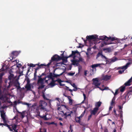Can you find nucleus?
I'll use <instances>...</instances> for the list:
<instances>
[{
    "mask_svg": "<svg viewBox=\"0 0 132 132\" xmlns=\"http://www.w3.org/2000/svg\"><path fill=\"white\" fill-rule=\"evenodd\" d=\"M66 107L65 105H61L60 107H58L57 109L59 111L58 113L59 114H61V116L63 117L65 116L64 118L66 119L67 117L69 116H70V114H67V113H64V111L62 110L63 109L66 108Z\"/></svg>",
    "mask_w": 132,
    "mask_h": 132,
    "instance_id": "obj_1",
    "label": "nucleus"
},
{
    "mask_svg": "<svg viewBox=\"0 0 132 132\" xmlns=\"http://www.w3.org/2000/svg\"><path fill=\"white\" fill-rule=\"evenodd\" d=\"M0 112L1 114V117L2 119L4 122L3 125L6 126V127H7L10 130V131H13L12 129H11V127H10V126L9 125L6 123L7 121L6 119V115L4 110H1L0 111Z\"/></svg>",
    "mask_w": 132,
    "mask_h": 132,
    "instance_id": "obj_2",
    "label": "nucleus"
},
{
    "mask_svg": "<svg viewBox=\"0 0 132 132\" xmlns=\"http://www.w3.org/2000/svg\"><path fill=\"white\" fill-rule=\"evenodd\" d=\"M76 54H78L79 56H80V53L77 50H76L75 51H72V53L71 54L69 55L68 56H62V57H61V59H62L63 61H67V59L70 57H72L73 59H75L76 57V56L75 55Z\"/></svg>",
    "mask_w": 132,
    "mask_h": 132,
    "instance_id": "obj_3",
    "label": "nucleus"
},
{
    "mask_svg": "<svg viewBox=\"0 0 132 132\" xmlns=\"http://www.w3.org/2000/svg\"><path fill=\"white\" fill-rule=\"evenodd\" d=\"M92 80L93 81V84L95 85L96 88H99L102 90H104L108 89V87H105L104 88H102L99 87V86L100 85L101 83L99 82L97 78H93Z\"/></svg>",
    "mask_w": 132,
    "mask_h": 132,
    "instance_id": "obj_4",
    "label": "nucleus"
},
{
    "mask_svg": "<svg viewBox=\"0 0 132 132\" xmlns=\"http://www.w3.org/2000/svg\"><path fill=\"white\" fill-rule=\"evenodd\" d=\"M98 37V36L96 35L87 36L86 37V39L87 41L89 42V44H93V43L92 42V41H94L97 39Z\"/></svg>",
    "mask_w": 132,
    "mask_h": 132,
    "instance_id": "obj_5",
    "label": "nucleus"
},
{
    "mask_svg": "<svg viewBox=\"0 0 132 132\" xmlns=\"http://www.w3.org/2000/svg\"><path fill=\"white\" fill-rule=\"evenodd\" d=\"M97 39L99 40H104L108 41L109 40H110L111 41H113L115 40L114 37H108L105 36H100L99 38H97Z\"/></svg>",
    "mask_w": 132,
    "mask_h": 132,
    "instance_id": "obj_6",
    "label": "nucleus"
},
{
    "mask_svg": "<svg viewBox=\"0 0 132 132\" xmlns=\"http://www.w3.org/2000/svg\"><path fill=\"white\" fill-rule=\"evenodd\" d=\"M47 105V103L44 101H41L39 102V107L41 110L46 111V109L45 108Z\"/></svg>",
    "mask_w": 132,
    "mask_h": 132,
    "instance_id": "obj_7",
    "label": "nucleus"
},
{
    "mask_svg": "<svg viewBox=\"0 0 132 132\" xmlns=\"http://www.w3.org/2000/svg\"><path fill=\"white\" fill-rule=\"evenodd\" d=\"M130 62H128L127 63L126 65L123 66L122 67H119L118 69H124L123 70H119L118 71V72L120 74H121L124 71V70L126 69H127L128 67V65L130 64Z\"/></svg>",
    "mask_w": 132,
    "mask_h": 132,
    "instance_id": "obj_8",
    "label": "nucleus"
},
{
    "mask_svg": "<svg viewBox=\"0 0 132 132\" xmlns=\"http://www.w3.org/2000/svg\"><path fill=\"white\" fill-rule=\"evenodd\" d=\"M62 59L61 57L59 56L57 54H55L51 58L52 61H58Z\"/></svg>",
    "mask_w": 132,
    "mask_h": 132,
    "instance_id": "obj_9",
    "label": "nucleus"
},
{
    "mask_svg": "<svg viewBox=\"0 0 132 132\" xmlns=\"http://www.w3.org/2000/svg\"><path fill=\"white\" fill-rule=\"evenodd\" d=\"M8 80H9V79H7V78H5L4 80V86L5 88H10L11 86L10 85V83L11 82V81L10 80H9V82L8 83V85H7V83Z\"/></svg>",
    "mask_w": 132,
    "mask_h": 132,
    "instance_id": "obj_10",
    "label": "nucleus"
},
{
    "mask_svg": "<svg viewBox=\"0 0 132 132\" xmlns=\"http://www.w3.org/2000/svg\"><path fill=\"white\" fill-rule=\"evenodd\" d=\"M46 77H45L42 78L43 82L42 83H40V85L38 86V89H42L44 88V87L45 86V85H44V81L45 80Z\"/></svg>",
    "mask_w": 132,
    "mask_h": 132,
    "instance_id": "obj_11",
    "label": "nucleus"
},
{
    "mask_svg": "<svg viewBox=\"0 0 132 132\" xmlns=\"http://www.w3.org/2000/svg\"><path fill=\"white\" fill-rule=\"evenodd\" d=\"M18 55V53L16 51H13L12 52L10 57L11 60H12L13 57L17 56Z\"/></svg>",
    "mask_w": 132,
    "mask_h": 132,
    "instance_id": "obj_12",
    "label": "nucleus"
},
{
    "mask_svg": "<svg viewBox=\"0 0 132 132\" xmlns=\"http://www.w3.org/2000/svg\"><path fill=\"white\" fill-rule=\"evenodd\" d=\"M10 127L12 130H14L13 132H18V129H16L17 125L15 124H13L12 125H10Z\"/></svg>",
    "mask_w": 132,
    "mask_h": 132,
    "instance_id": "obj_13",
    "label": "nucleus"
},
{
    "mask_svg": "<svg viewBox=\"0 0 132 132\" xmlns=\"http://www.w3.org/2000/svg\"><path fill=\"white\" fill-rule=\"evenodd\" d=\"M25 88L27 90H30L31 88V85L30 84V81L29 80L27 81V84L26 85Z\"/></svg>",
    "mask_w": 132,
    "mask_h": 132,
    "instance_id": "obj_14",
    "label": "nucleus"
},
{
    "mask_svg": "<svg viewBox=\"0 0 132 132\" xmlns=\"http://www.w3.org/2000/svg\"><path fill=\"white\" fill-rule=\"evenodd\" d=\"M42 77V76L41 75L38 76V78L37 81V84L39 86L40 85V83H42L43 82L42 78H41Z\"/></svg>",
    "mask_w": 132,
    "mask_h": 132,
    "instance_id": "obj_15",
    "label": "nucleus"
},
{
    "mask_svg": "<svg viewBox=\"0 0 132 132\" xmlns=\"http://www.w3.org/2000/svg\"><path fill=\"white\" fill-rule=\"evenodd\" d=\"M98 110V107H96L94 108L93 110L90 113L92 115H95L97 112Z\"/></svg>",
    "mask_w": 132,
    "mask_h": 132,
    "instance_id": "obj_16",
    "label": "nucleus"
},
{
    "mask_svg": "<svg viewBox=\"0 0 132 132\" xmlns=\"http://www.w3.org/2000/svg\"><path fill=\"white\" fill-rule=\"evenodd\" d=\"M111 77V76H108L106 75L105 76L103 77V79L104 80L107 81L109 80Z\"/></svg>",
    "mask_w": 132,
    "mask_h": 132,
    "instance_id": "obj_17",
    "label": "nucleus"
},
{
    "mask_svg": "<svg viewBox=\"0 0 132 132\" xmlns=\"http://www.w3.org/2000/svg\"><path fill=\"white\" fill-rule=\"evenodd\" d=\"M131 95H132V90L131 89L127 92L126 95L125 96V97H126L127 96L129 97Z\"/></svg>",
    "mask_w": 132,
    "mask_h": 132,
    "instance_id": "obj_18",
    "label": "nucleus"
},
{
    "mask_svg": "<svg viewBox=\"0 0 132 132\" xmlns=\"http://www.w3.org/2000/svg\"><path fill=\"white\" fill-rule=\"evenodd\" d=\"M71 61L72 63V64L73 65H78V62L77 60H71Z\"/></svg>",
    "mask_w": 132,
    "mask_h": 132,
    "instance_id": "obj_19",
    "label": "nucleus"
},
{
    "mask_svg": "<svg viewBox=\"0 0 132 132\" xmlns=\"http://www.w3.org/2000/svg\"><path fill=\"white\" fill-rule=\"evenodd\" d=\"M4 97L1 89L0 88V100H3Z\"/></svg>",
    "mask_w": 132,
    "mask_h": 132,
    "instance_id": "obj_20",
    "label": "nucleus"
},
{
    "mask_svg": "<svg viewBox=\"0 0 132 132\" xmlns=\"http://www.w3.org/2000/svg\"><path fill=\"white\" fill-rule=\"evenodd\" d=\"M14 78V75L13 74L10 73V75L8 77V79L9 80L11 81V79H12Z\"/></svg>",
    "mask_w": 132,
    "mask_h": 132,
    "instance_id": "obj_21",
    "label": "nucleus"
},
{
    "mask_svg": "<svg viewBox=\"0 0 132 132\" xmlns=\"http://www.w3.org/2000/svg\"><path fill=\"white\" fill-rule=\"evenodd\" d=\"M49 79H51L53 78V74L51 72H50L49 73V74L47 75V76Z\"/></svg>",
    "mask_w": 132,
    "mask_h": 132,
    "instance_id": "obj_22",
    "label": "nucleus"
},
{
    "mask_svg": "<svg viewBox=\"0 0 132 132\" xmlns=\"http://www.w3.org/2000/svg\"><path fill=\"white\" fill-rule=\"evenodd\" d=\"M75 119L76 122L80 123V117H75Z\"/></svg>",
    "mask_w": 132,
    "mask_h": 132,
    "instance_id": "obj_23",
    "label": "nucleus"
},
{
    "mask_svg": "<svg viewBox=\"0 0 132 132\" xmlns=\"http://www.w3.org/2000/svg\"><path fill=\"white\" fill-rule=\"evenodd\" d=\"M118 60L117 58L114 57L112 58L111 60V62H114L116 61L117 60Z\"/></svg>",
    "mask_w": 132,
    "mask_h": 132,
    "instance_id": "obj_24",
    "label": "nucleus"
},
{
    "mask_svg": "<svg viewBox=\"0 0 132 132\" xmlns=\"http://www.w3.org/2000/svg\"><path fill=\"white\" fill-rule=\"evenodd\" d=\"M125 86L124 85L121 86L120 88V91L121 92H123L125 90Z\"/></svg>",
    "mask_w": 132,
    "mask_h": 132,
    "instance_id": "obj_25",
    "label": "nucleus"
},
{
    "mask_svg": "<svg viewBox=\"0 0 132 132\" xmlns=\"http://www.w3.org/2000/svg\"><path fill=\"white\" fill-rule=\"evenodd\" d=\"M101 64H93L91 65V67L93 68H94L95 67H97L98 66H100Z\"/></svg>",
    "mask_w": 132,
    "mask_h": 132,
    "instance_id": "obj_26",
    "label": "nucleus"
},
{
    "mask_svg": "<svg viewBox=\"0 0 132 132\" xmlns=\"http://www.w3.org/2000/svg\"><path fill=\"white\" fill-rule=\"evenodd\" d=\"M64 72H63L59 75H56L54 73H53V78L57 77H59L60 76L62 75Z\"/></svg>",
    "mask_w": 132,
    "mask_h": 132,
    "instance_id": "obj_27",
    "label": "nucleus"
},
{
    "mask_svg": "<svg viewBox=\"0 0 132 132\" xmlns=\"http://www.w3.org/2000/svg\"><path fill=\"white\" fill-rule=\"evenodd\" d=\"M39 116L40 117L43 119L45 120H48V119H47V118H46V115H43V116L39 115Z\"/></svg>",
    "mask_w": 132,
    "mask_h": 132,
    "instance_id": "obj_28",
    "label": "nucleus"
},
{
    "mask_svg": "<svg viewBox=\"0 0 132 132\" xmlns=\"http://www.w3.org/2000/svg\"><path fill=\"white\" fill-rule=\"evenodd\" d=\"M18 112L21 115V117L22 118H23L24 117V112H22L18 111Z\"/></svg>",
    "mask_w": 132,
    "mask_h": 132,
    "instance_id": "obj_29",
    "label": "nucleus"
},
{
    "mask_svg": "<svg viewBox=\"0 0 132 132\" xmlns=\"http://www.w3.org/2000/svg\"><path fill=\"white\" fill-rule=\"evenodd\" d=\"M102 54V52H99L96 55V59H97L100 56H101Z\"/></svg>",
    "mask_w": 132,
    "mask_h": 132,
    "instance_id": "obj_30",
    "label": "nucleus"
},
{
    "mask_svg": "<svg viewBox=\"0 0 132 132\" xmlns=\"http://www.w3.org/2000/svg\"><path fill=\"white\" fill-rule=\"evenodd\" d=\"M56 84L54 82H51L48 84L49 85L51 86V87L54 86Z\"/></svg>",
    "mask_w": 132,
    "mask_h": 132,
    "instance_id": "obj_31",
    "label": "nucleus"
},
{
    "mask_svg": "<svg viewBox=\"0 0 132 132\" xmlns=\"http://www.w3.org/2000/svg\"><path fill=\"white\" fill-rule=\"evenodd\" d=\"M57 82L61 86L64 85H62L61 84V82H62V80L60 79H57Z\"/></svg>",
    "mask_w": 132,
    "mask_h": 132,
    "instance_id": "obj_32",
    "label": "nucleus"
},
{
    "mask_svg": "<svg viewBox=\"0 0 132 132\" xmlns=\"http://www.w3.org/2000/svg\"><path fill=\"white\" fill-rule=\"evenodd\" d=\"M102 104V102L99 101L97 102L96 104V106H97L98 107H100Z\"/></svg>",
    "mask_w": 132,
    "mask_h": 132,
    "instance_id": "obj_33",
    "label": "nucleus"
},
{
    "mask_svg": "<svg viewBox=\"0 0 132 132\" xmlns=\"http://www.w3.org/2000/svg\"><path fill=\"white\" fill-rule=\"evenodd\" d=\"M107 45V43L106 42H102L101 43V44L100 45V46L101 47H102L104 45Z\"/></svg>",
    "mask_w": 132,
    "mask_h": 132,
    "instance_id": "obj_34",
    "label": "nucleus"
},
{
    "mask_svg": "<svg viewBox=\"0 0 132 132\" xmlns=\"http://www.w3.org/2000/svg\"><path fill=\"white\" fill-rule=\"evenodd\" d=\"M39 130L40 132H46V129L45 128H44L42 129L40 128Z\"/></svg>",
    "mask_w": 132,
    "mask_h": 132,
    "instance_id": "obj_35",
    "label": "nucleus"
},
{
    "mask_svg": "<svg viewBox=\"0 0 132 132\" xmlns=\"http://www.w3.org/2000/svg\"><path fill=\"white\" fill-rule=\"evenodd\" d=\"M37 65H39V64H34L32 63H30L29 64L30 67H35V66Z\"/></svg>",
    "mask_w": 132,
    "mask_h": 132,
    "instance_id": "obj_36",
    "label": "nucleus"
},
{
    "mask_svg": "<svg viewBox=\"0 0 132 132\" xmlns=\"http://www.w3.org/2000/svg\"><path fill=\"white\" fill-rule=\"evenodd\" d=\"M20 85V84L19 82L17 81L16 82H15L14 83V86L16 87L18 86V85Z\"/></svg>",
    "mask_w": 132,
    "mask_h": 132,
    "instance_id": "obj_37",
    "label": "nucleus"
},
{
    "mask_svg": "<svg viewBox=\"0 0 132 132\" xmlns=\"http://www.w3.org/2000/svg\"><path fill=\"white\" fill-rule=\"evenodd\" d=\"M85 111H86V110L85 109L84 111L82 113V114L81 115L79 116V117H80V118H82V117L84 116V114H85Z\"/></svg>",
    "mask_w": 132,
    "mask_h": 132,
    "instance_id": "obj_38",
    "label": "nucleus"
},
{
    "mask_svg": "<svg viewBox=\"0 0 132 132\" xmlns=\"http://www.w3.org/2000/svg\"><path fill=\"white\" fill-rule=\"evenodd\" d=\"M75 73H71L70 72L68 73L67 75H68L70 76H73Z\"/></svg>",
    "mask_w": 132,
    "mask_h": 132,
    "instance_id": "obj_39",
    "label": "nucleus"
},
{
    "mask_svg": "<svg viewBox=\"0 0 132 132\" xmlns=\"http://www.w3.org/2000/svg\"><path fill=\"white\" fill-rule=\"evenodd\" d=\"M118 89H117L115 91V93H114V95L115 96L117 95L118 93Z\"/></svg>",
    "mask_w": 132,
    "mask_h": 132,
    "instance_id": "obj_40",
    "label": "nucleus"
},
{
    "mask_svg": "<svg viewBox=\"0 0 132 132\" xmlns=\"http://www.w3.org/2000/svg\"><path fill=\"white\" fill-rule=\"evenodd\" d=\"M101 58L103 59H105L106 60L107 59V58L106 57V56H105L103 55L102 54L101 55Z\"/></svg>",
    "mask_w": 132,
    "mask_h": 132,
    "instance_id": "obj_41",
    "label": "nucleus"
},
{
    "mask_svg": "<svg viewBox=\"0 0 132 132\" xmlns=\"http://www.w3.org/2000/svg\"><path fill=\"white\" fill-rule=\"evenodd\" d=\"M53 62L51 60L50 61V62H49L46 66H47L48 67H49V65L51 64L52 62Z\"/></svg>",
    "mask_w": 132,
    "mask_h": 132,
    "instance_id": "obj_42",
    "label": "nucleus"
},
{
    "mask_svg": "<svg viewBox=\"0 0 132 132\" xmlns=\"http://www.w3.org/2000/svg\"><path fill=\"white\" fill-rule=\"evenodd\" d=\"M17 89H19L20 91H21V89L20 87V85H18V86L16 87Z\"/></svg>",
    "mask_w": 132,
    "mask_h": 132,
    "instance_id": "obj_43",
    "label": "nucleus"
},
{
    "mask_svg": "<svg viewBox=\"0 0 132 132\" xmlns=\"http://www.w3.org/2000/svg\"><path fill=\"white\" fill-rule=\"evenodd\" d=\"M83 96H84V100L83 101V102H82V103H83V102L85 100H86V96L85 94L84 93L83 94Z\"/></svg>",
    "mask_w": 132,
    "mask_h": 132,
    "instance_id": "obj_44",
    "label": "nucleus"
},
{
    "mask_svg": "<svg viewBox=\"0 0 132 132\" xmlns=\"http://www.w3.org/2000/svg\"><path fill=\"white\" fill-rule=\"evenodd\" d=\"M4 75V73H1L0 74V79H2V76Z\"/></svg>",
    "mask_w": 132,
    "mask_h": 132,
    "instance_id": "obj_45",
    "label": "nucleus"
},
{
    "mask_svg": "<svg viewBox=\"0 0 132 132\" xmlns=\"http://www.w3.org/2000/svg\"><path fill=\"white\" fill-rule=\"evenodd\" d=\"M78 62H79V61L82 62V59L81 57H80L79 58V60H77Z\"/></svg>",
    "mask_w": 132,
    "mask_h": 132,
    "instance_id": "obj_46",
    "label": "nucleus"
},
{
    "mask_svg": "<svg viewBox=\"0 0 132 132\" xmlns=\"http://www.w3.org/2000/svg\"><path fill=\"white\" fill-rule=\"evenodd\" d=\"M92 114L91 113L88 116V120H89L91 118Z\"/></svg>",
    "mask_w": 132,
    "mask_h": 132,
    "instance_id": "obj_47",
    "label": "nucleus"
},
{
    "mask_svg": "<svg viewBox=\"0 0 132 132\" xmlns=\"http://www.w3.org/2000/svg\"><path fill=\"white\" fill-rule=\"evenodd\" d=\"M71 85L73 87L75 88H76L77 87L75 83H73Z\"/></svg>",
    "mask_w": 132,
    "mask_h": 132,
    "instance_id": "obj_48",
    "label": "nucleus"
},
{
    "mask_svg": "<svg viewBox=\"0 0 132 132\" xmlns=\"http://www.w3.org/2000/svg\"><path fill=\"white\" fill-rule=\"evenodd\" d=\"M43 94L42 95V96L43 97V98L44 99H46V98L45 97V93H42Z\"/></svg>",
    "mask_w": 132,
    "mask_h": 132,
    "instance_id": "obj_49",
    "label": "nucleus"
},
{
    "mask_svg": "<svg viewBox=\"0 0 132 132\" xmlns=\"http://www.w3.org/2000/svg\"><path fill=\"white\" fill-rule=\"evenodd\" d=\"M113 111L115 115V116H116L117 115V114L116 113V111L114 108L113 109Z\"/></svg>",
    "mask_w": 132,
    "mask_h": 132,
    "instance_id": "obj_50",
    "label": "nucleus"
},
{
    "mask_svg": "<svg viewBox=\"0 0 132 132\" xmlns=\"http://www.w3.org/2000/svg\"><path fill=\"white\" fill-rule=\"evenodd\" d=\"M38 66V67H41L43 66H45L46 65H45L44 64H41L40 65H39H39H37Z\"/></svg>",
    "mask_w": 132,
    "mask_h": 132,
    "instance_id": "obj_51",
    "label": "nucleus"
},
{
    "mask_svg": "<svg viewBox=\"0 0 132 132\" xmlns=\"http://www.w3.org/2000/svg\"><path fill=\"white\" fill-rule=\"evenodd\" d=\"M69 103L71 105H72V99H71L69 100Z\"/></svg>",
    "mask_w": 132,
    "mask_h": 132,
    "instance_id": "obj_52",
    "label": "nucleus"
},
{
    "mask_svg": "<svg viewBox=\"0 0 132 132\" xmlns=\"http://www.w3.org/2000/svg\"><path fill=\"white\" fill-rule=\"evenodd\" d=\"M37 70H35V72L34 73V76H35V77H36L37 76Z\"/></svg>",
    "mask_w": 132,
    "mask_h": 132,
    "instance_id": "obj_53",
    "label": "nucleus"
},
{
    "mask_svg": "<svg viewBox=\"0 0 132 132\" xmlns=\"http://www.w3.org/2000/svg\"><path fill=\"white\" fill-rule=\"evenodd\" d=\"M46 89H47L46 87L44 88V89L42 91V93H44V92Z\"/></svg>",
    "mask_w": 132,
    "mask_h": 132,
    "instance_id": "obj_54",
    "label": "nucleus"
},
{
    "mask_svg": "<svg viewBox=\"0 0 132 132\" xmlns=\"http://www.w3.org/2000/svg\"><path fill=\"white\" fill-rule=\"evenodd\" d=\"M66 113H67V114L70 113V116H70V117H71V114L73 113V112L72 111H71L70 112H66Z\"/></svg>",
    "mask_w": 132,
    "mask_h": 132,
    "instance_id": "obj_55",
    "label": "nucleus"
},
{
    "mask_svg": "<svg viewBox=\"0 0 132 132\" xmlns=\"http://www.w3.org/2000/svg\"><path fill=\"white\" fill-rule=\"evenodd\" d=\"M65 97H67L69 100L71 99V97L69 96H65Z\"/></svg>",
    "mask_w": 132,
    "mask_h": 132,
    "instance_id": "obj_56",
    "label": "nucleus"
},
{
    "mask_svg": "<svg viewBox=\"0 0 132 132\" xmlns=\"http://www.w3.org/2000/svg\"><path fill=\"white\" fill-rule=\"evenodd\" d=\"M21 65L20 64H19L18 65H17V67L18 68H20L21 67Z\"/></svg>",
    "mask_w": 132,
    "mask_h": 132,
    "instance_id": "obj_57",
    "label": "nucleus"
},
{
    "mask_svg": "<svg viewBox=\"0 0 132 132\" xmlns=\"http://www.w3.org/2000/svg\"><path fill=\"white\" fill-rule=\"evenodd\" d=\"M115 99H116L115 97V96H114L113 97V98L112 101L115 102Z\"/></svg>",
    "mask_w": 132,
    "mask_h": 132,
    "instance_id": "obj_58",
    "label": "nucleus"
},
{
    "mask_svg": "<svg viewBox=\"0 0 132 132\" xmlns=\"http://www.w3.org/2000/svg\"><path fill=\"white\" fill-rule=\"evenodd\" d=\"M115 103V102L112 101L111 103V106H112L113 104H114Z\"/></svg>",
    "mask_w": 132,
    "mask_h": 132,
    "instance_id": "obj_59",
    "label": "nucleus"
},
{
    "mask_svg": "<svg viewBox=\"0 0 132 132\" xmlns=\"http://www.w3.org/2000/svg\"><path fill=\"white\" fill-rule=\"evenodd\" d=\"M87 70H85V71L84 75L85 76H86L87 75Z\"/></svg>",
    "mask_w": 132,
    "mask_h": 132,
    "instance_id": "obj_60",
    "label": "nucleus"
},
{
    "mask_svg": "<svg viewBox=\"0 0 132 132\" xmlns=\"http://www.w3.org/2000/svg\"><path fill=\"white\" fill-rule=\"evenodd\" d=\"M118 107H119V109H120V110H122V107L121 106L119 105L118 106Z\"/></svg>",
    "mask_w": 132,
    "mask_h": 132,
    "instance_id": "obj_61",
    "label": "nucleus"
},
{
    "mask_svg": "<svg viewBox=\"0 0 132 132\" xmlns=\"http://www.w3.org/2000/svg\"><path fill=\"white\" fill-rule=\"evenodd\" d=\"M14 105H16L17 104V102L15 101L14 102Z\"/></svg>",
    "mask_w": 132,
    "mask_h": 132,
    "instance_id": "obj_62",
    "label": "nucleus"
},
{
    "mask_svg": "<svg viewBox=\"0 0 132 132\" xmlns=\"http://www.w3.org/2000/svg\"><path fill=\"white\" fill-rule=\"evenodd\" d=\"M120 112V114H121V115H123V112L122 110H121L119 111Z\"/></svg>",
    "mask_w": 132,
    "mask_h": 132,
    "instance_id": "obj_63",
    "label": "nucleus"
},
{
    "mask_svg": "<svg viewBox=\"0 0 132 132\" xmlns=\"http://www.w3.org/2000/svg\"><path fill=\"white\" fill-rule=\"evenodd\" d=\"M113 108V107L112 106H111L109 108V110H112V108Z\"/></svg>",
    "mask_w": 132,
    "mask_h": 132,
    "instance_id": "obj_64",
    "label": "nucleus"
}]
</instances>
